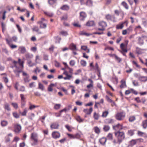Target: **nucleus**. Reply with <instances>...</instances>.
<instances>
[{
	"instance_id": "f257e3e1",
	"label": "nucleus",
	"mask_w": 147,
	"mask_h": 147,
	"mask_svg": "<svg viewBox=\"0 0 147 147\" xmlns=\"http://www.w3.org/2000/svg\"><path fill=\"white\" fill-rule=\"evenodd\" d=\"M13 62L14 65L11 66V67L13 69V71L16 74V76L19 77V73L22 72V69L20 68L18 66V63L17 61H13Z\"/></svg>"
},
{
	"instance_id": "f03ea898",
	"label": "nucleus",
	"mask_w": 147,
	"mask_h": 147,
	"mask_svg": "<svg viewBox=\"0 0 147 147\" xmlns=\"http://www.w3.org/2000/svg\"><path fill=\"white\" fill-rule=\"evenodd\" d=\"M38 134L35 132H33L31 134L30 139L31 141L33 142L31 144L32 146L37 145L38 142Z\"/></svg>"
},
{
	"instance_id": "7ed1b4c3",
	"label": "nucleus",
	"mask_w": 147,
	"mask_h": 147,
	"mask_svg": "<svg viewBox=\"0 0 147 147\" xmlns=\"http://www.w3.org/2000/svg\"><path fill=\"white\" fill-rule=\"evenodd\" d=\"M115 135L118 140L119 142L121 143L125 138L124 133L123 132L117 131L115 133Z\"/></svg>"
},
{
	"instance_id": "20e7f679",
	"label": "nucleus",
	"mask_w": 147,
	"mask_h": 147,
	"mask_svg": "<svg viewBox=\"0 0 147 147\" xmlns=\"http://www.w3.org/2000/svg\"><path fill=\"white\" fill-rule=\"evenodd\" d=\"M125 113L124 112L118 113L115 115V118L118 120H123L125 117Z\"/></svg>"
},
{
	"instance_id": "39448f33",
	"label": "nucleus",
	"mask_w": 147,
	"mask_h": 147,
	"mask_svg": "<svg viewBox=\"0 0 147 147\" xmlns=\"http://www.w3.org/2000/svg\"><path fill=\"white\" fill-rule=\"evenodd\" d=\"M128 41H127L126 44L125 45L123 43H121L120 45V48L121 49L122 51L119 50V51L123 54V55L125 56H126V54L123 53V52L125 53H127V50L126 49H124L125 47H127V45Z\"/></svg>"
},
{
	"instance_id": "423d86ee",
	"label": "nucleus",
	"mask_w": 147,
	"mask_h": 147,
	"mask_svg": "<svg viewBox=\"0 0 147 147\" xmlns=\"http://www.w3.org/2000/svg\"><path fill=\"white\" fill-rule=\"evenodd\" d=\"M21 127L20 125L15 124L14 126L13 131L16 134H18L21 130Z\"/></svg>"
},
{
	"instance_id": "0eeeda50",
	"label": "nucleus",
	"mask_w": 147,
	"mask_h": 147,
	"mask_svg": "<svg viewBox=\"0 0 147 147\" xmlns=\"http://www.w3.org/2000/svg\"><path fill=\"white\" fill-rule=\"evenodd\" d=\"M147 38V36H142L141 37H138V43L140 45H142L144 44L143 39Z\"/></svg>"
},
{
	"instance_id": "6e6552de",
	"label": "nucleus",
	"mask_w": 147,
	"mask_h": 147,
	"mask_svg": "<svg viewBox=\"0 0 147 147\" xmlns=\"http://www.w3.org/2000/svg\"><path fill=\"white\" fill-rule=\"evenodd\" d=\"M106 19L108 21L111 20L115 22H116L115 17L113 16H111L109 14H107L105 16Z\"/></svg>"
},
{
	"instance_id": "1a4fd4ad",
	"label": "nucleus",
	"mask_w": 147,
	"mask_h": 147,
	"mask_svg": "<svg viewBox=\"0 0 147 147\" xmlns=\"http://www.w3.org/2000/svg\"><path fill=\"white\" fill-rule=\"evenodd\" d=\"M22 73L23 76H25V77L24 78V79L25 82H29L30 81V79H29V76L28 74H27L24 71H23Z\"/></svg>"
},
{
	"instance_id": "9d476101",
	"label": "nucleus",
	"mask_w": 147,
	"mask_h": 147,
	"mask_svg": "<svg viewBox=\"0 0 147 147\" xmlns=\"http://www.w3.org/2000/svg\"><path fill=\"white\" fill-rule=\"evenodd\" d=\"M52 135L53 138L55 139L59 138L60 136V134L58 131H54L52 133Z\"/></svg>"
},
{
	"instance_id": "9b49d317",
	"label": "nucleus",
	"mask_w": 147,
	"mask_h": 147,
	"mask_svg": "<svg viewBox=\"0 0 147 147\" xmlns=\"http://www.w3.org/2000/svg\"><path fill=\"white\" fill-rule=\"evenodd\" d=\"M5 40L6 41L7 43L9 46L10 47L11 49H14L17 47V46L13 45H11V40H9L7 38H6L5 39Z\"/></svg>"
},
{
	"instance_id": "f8f14e48",
	"label": "nucleus",
	"mask_w": 147,
	"mask_h": 147,
	"mask_svg": "<svg viewBox=\"0 0 147 147\" xmlns=\"http://www.w3.org/2000/svg\"><path fill=\"white\" fill-rule=\"evenodd\" d=\"M86 16L87 15L85 12H81L80 13V19L81 20H84Z\"/></svg>"
},
{
	"instance_id": "ddd939ff",
	"label": "nucleus",
	"mask_w": 147,
	"mask_h": 147,
	"mask_svg": "<svg viewBox=\"0 0 147 147\" xmlns=\"http://www.w3.org/2000/svg\"><path fill=\"white\" fill-rule=\"evenodd\" d=\"M93 110L92 107L90 108L89 109H84L83 111L87 115H90Z\"/></svg>"
},
{
	"instance_id": "4468645a",
	"label": "nucleus",
	"mask_w": 147,
	"mask_h": 147,
	"mask_svg": "<svg viewBox=\"0 0 147 147\" xmlns=\"http://www.w3.org/2000/svg\"><path fill=\"white\" fill-rule=\"evenodd\" d=\"M59 126V124L57 123H54L51 124V127L52 129H57Z\"/></svg>"
},
{
	"instance_id": "2eb2a0df",
	"label": "nucleus",
	"mask_w": 147,
	"mask_h": 147,
	"mask_svg": "<svg viewBox=\"0 0 147 147\" xmlns=\"http://www.w3.org/2000/svg\"><path fill=\"white\" fill-rule=\"evenodd\" d=\"M18 50L20 51L21 53L22 54H24L25 53L26 51V49L24 47L20 46L19 47Z\"/></svg>"
},
{
	"instance_id": "dca6fc26",
	"label": "nucleus",
	"mask_w": 147,
	"mask_h": 147,
	"mask_svg": "<svg viewBox=\"0 0 147 147\" xmlns=\"http://www.w3.org/2000/svg\"><path fill=\"white\" fill-rule=\"evenodd\" d=\"M113 129L115 130H117L118 129H123L122 125H120L119 123H118L117 125L113 126Z\"/></svg>"
},
{
	"instance_id": "f3484780",
	"label": "nucleus",
	"mask_w": 147,
	"mask_h": 147,
	"mask_svg": "<svg viewBox=\"0 0 147 147\" xmlns=\"http://www.w3.org/2000/svg\"><path fill=\"white\" fill-rule=\"evenodd\" d=\"M99 26L104 28L107 26V24L106 22L103 21H101L98 23Z\"/></svg>"
},
{
	"instance_id": "a211bd4d",
	"label": "nucleus",
	"mask_w": 147,
	"mask_h": 147,
	"mask_svg": "<svg viewBox=\"0 0 147 147\" xmlns=\"http://www.w3.org/2000/svg\"><path fill=\"white\" fill-rule=\"evenodd\" d=\"M38 23L40 24V27L41 28H45L47 27V25L45 23H43L42 21H40Z\"/></svg>"
},
{
	"instance_id": "6ab92c4d",
	"label": "nucleus",
	"mask_w": 147,
	"mask_h": 147,
	"mask_svg": "<svg viewBox=\"0 0 147 147\" xmlns=\"http://www.w3.org/2000/svg\"><path fill=\"white\" fill-rule=\"evenodd\" d=\"M126 23V24H127V21H125L124 22H123L121 24H119L116 26V28L117 29H121L123 27V24H125Z\"/></svg>"
},
{
	"instance_id": "aec40b11",
	"label": "nucleus",
	"mask_w": 147,
	"mask_h": 147,
	"mask_svg": "<svg viewBox=\"0 0 147 147\" xmlns=\"http://www.w3.org/2000/svg\"><path fill=\"white\" fill-rule=\"evenodd\" d=\"M8 124V122L5 120H1V125L2 127L6 126Z\"/></svg>"
},
{
	"instance_id": "412c9836",
	"label": "nucleus",
	"mask_w": 147,
	"mask_h": 147,
	"mask_svg": "<svg viewBox=\"0 0 147 147\" xmlns=\"http://www.w3.org/2000/svg\"><path fill=\"white\" fill-rule=\"evenodd\" d=\"M139 80L142 82H146L147 81V76H142L139 78Z\"/></svg>"
},
{
	"instance_id": "4be33fe9",
	"label": "nucleus",
	"mask_w": 147,
	"mask_h": 147,
	"mask_svg": "<svg viewBox=\"0 0 147 147\" xmlns=\"http://www.w3.org/2000/svg\"><path fill=\"white\" fill-rule=\"evenodd\" d=\"M25 57L26 59L28 61V60H29V59L32 58L33 57V55L29 53H27L25 55Z\"/></svg>"
},
{
	"instance_id": "5701e85b",
	"label": "nucleus",
	"mask_w": 147,
	"mask_h": 147,
	"mask_svg": "<svg viewBox=\"0 0 147 147\" xmlns=\"http://www.w3.org/2000/svg\"><path fill=\"white\" fill-rule=\"evenodd\" d=\"M4 108L5 109L7 110V111H10L11 109L9 107V104L5 102L4 105Z\"/></svg>"
},
{
	"instance_id": "b1692460",
	"label": "nucleus",
	"mask_w": 147,
	"mask_h": 147,
	"mask_svg": "<svg viewBox=\"0 0 147 147\" xmlns=\"http://www.w3.org/2000/svg\"><path fill=\"white\" fill-rule=\"evenodd\" d=\"M114 120L111 119H107L105 120V123L108 124L113 123H114Z\"/></svg>"
},
{
	"instance_id": "393cba45",
	"label": "nucleus",
	"mask_w": 147,
	"mask_h": 147,
	"mask_svg": "<svg viewBox=\"0 0 147 147\" xmlns=\"http://www.w3.org/2000/svg\"><path fill=\"white\" fill-rule=\"evenodd\" d=\"M70 49L72 50H77L76 46L73 43H71L69 45Z\"/></svg>"
},
{
	"instance_id": "a878e982",
	"label": "nucleus",
	"mask_w": 147,
	"mask_h": 147,
	"mask_svg": "<svg viewBox=\"0 0 147 147\" xmlns=\"http://www.w3.org/2000/svg\"><path fill=\"white\" fill-rule=\"evenodd\" d=\"M121 84L120 86L121 88H124L126 87V85L125 84V82L124 80H122L121 81Z\"/></svg>"
},
{
	"instance_id": "bb28decb",
	"label": "nucleus",
	"mask_w": 147,
	"mask_h": 147,
	"mask_svg": "<svg viewBox=\"0 0 147 147\" xmlns=\"http://www.w3.org/2000/svg\"><path fill=\"white\" fill-rule=\"evenodd\" d=\"M94 25V22L93 21H90L87 22L86 25L88 26H91Z\"/></svg>"
},
{
	"instance_id": "cd10ccee",
	"label": "nucleus",
	"mask_w": 147,
	"mask_h": 147,
	"mask_svg": "<svg viewBox=\"0 0 147 147\" xmlns=\"http://www.w3.org/2000/svg\"><path fill=\"white\" fill-rule=\"evenodd\" d=\"M106 141L107 139L106 138H102L99 140V142L101 144L104 145L106 143Z\"/></svg>"
},
{
	"instance_id": "c85d7f7f",
	"label": "nucleus",
	"mask_w": 147,
	"mask_h": 147,
	"mask_svg": "<svg viewBox=\"0 0 147 147\" xmlns=\"http://www.w3.org/2000/svg\"><path fill=\"white\" fill-rule=\"evenodd\" d=\"M76 119L77 121L79 123L82 122L84 120L82 119L80 117L79 115L77 116L76 117Z\"/></svg>"
},
{
	"instance_id": "c756f323",
	"label": "nucleus",
	"mask_w": 147,
	"mask_h": 147,
	"mask_svg": "<svg viewBox=\"0 0 147 147\" xmlns=\"http://www.w3.org/2000/svg\"><path fill=\"white\" fill-rule=\"evenodd\" d=\"M27 63L29 66L30 67H32L33 66L36 65V63H34L32 62V61L30 60H28Z\"/></svg>"
},
{
	"instance_id": "7c9ffc66",
	"label": "nucleus",
	"mask_w": 147,
	"mask_h": 147,
	"mask_svg": "<svg viewBox=\"0 0 147 147\" xmlns=\"http://www.w3.org/2000/svg\"><path fill=\"white\" fill-rule=\"evenodd\" d=\"M143 128L146 129L147 127V119L144 121L142 123Z\"/></svg>"
},
{
	"instance_id": "2f4dec72",
	"label": "nucleus",
	"mask_w": 147,
	"mask_h": 147,
	"mask_svg": "<svg viewBox=\"0 0 147 147\" xmlns=\"http://www.w3.org/2000/svg\"><path fill=\"white\" fill-rule=\"evenodd\" d=\"M69 9V6L67 5H63L61 7V9L64 10H68Z\"/></svg>"
},
{
	"instance_id": "473e14b6",
	"label": "nucleus",
	"mask_w": 147,
	"mask_h": 147,
	"mask_svg": "<svg viewBox=\"0 0 147 147\" xmlns=\"http://www.w3.org/2000/svg\"><path fill=\"white\" fill-rule=\"evenodd\" d=\"M1 26L2 27V32L3 33H4V31L6 29V25L4 24L2 22L1 23Z\"/></svg>"
},
{
	"instance_id": "72a5a7b5",
	"label": "nucleus",
	"mask_w": 147,
	"mask_h": 147,
	"mask_svg": "<svg viewBox=\"0 0 147 147\" xmlns=\"http://www.w3.org/2000/svg\"><path fill=\"white\" fill-rule=\"evenodd\" d=\"M132 82L133 85L134 86H139V83L137 80H133L132 81Z\"/></svg>"
},
{
	"instance_id": "f704fd0d",
	"label": "nucleus",
	"mask_w": 147,
	"mask_h": 147,
	"mask_svg": "<svg viewBox=\"0 0 147 147\" xmlns=\"http://www.w3.org/2000/svg\"><path fill=\"white\" fill-rule=\"evenodd\" d=\"M93 2L91 0H87L86 1V5L89 6L92 5Z\"/></svg>"
},
{
	"instance_id": "c9c22d12",
	"label": "nucleus",
	"mask_w": 147,
	"mask_h": 147,
	"mask_svg": "<svg viewBox=\"0 0 147 147\" xmlns=\"http://www.w3.org/2000/svg\"><path fill=\"white\" fill-rule=\"evenodd\" d=\"M104 130L105 131H108L110 129V127L108 125H105L103 128Z\"/></svg>"
},
{
	"instance_id": "e433bc0d",
	"label": "nucleus",
	"mask_w": 147,
	"mask_h": 147,
	"mask_svg": "<svg viewBox=\"0 0 147 147\" xmlns=\"http://www.w3.org/2000/svg\"><path fill=\"white\" fill-rule=\"evenodd\" d=\"M18 63V66L19 67V66H20V67H22V68L23 67V61H21V60L20 59H19Z\"/></svg>"
},
{
	"instance_id": "4c0bfd02",
	"label": "nucleus",
	"mask_w": 147,
	"mask_h": 147,
	"mask_svg": "<svg viewBox=\"0 0 147 147\" xmlns=\"http://www.w3.org/2000/svg\"><path fill=\"white\" fill-rule=\"evenodd\" d=\"M44 13L47 16L50 17H52L53 16V13L49 12L44 11Z\"/></svg>"
},
{
	"instance_id": "58836bf2",
	"label": "nucleus",
	"mask_w": 147,
	"mask_h": 147,
	"mask_svg": "<svg viewBox=\"0 0 147 147\" xmlns=\"http://www.w3.org/2000/svg\"><path fill=\"white\" fill-rule=\"evenodd\" d=\"M18 37L16 36H12V39H10L9 40H11V42L12 41H13L15 42H17L18 40Z\"/></svg>"
},
{
	"instance_id": "ea45409f",
	"label": "nucleus",
	"mask_w": 147,
	"mask_h": 147,
	"mask_svg": "<svg viewBox=\"0 0 147 147\" xmlns=\"http://www.w3.org/2000/svg\"><path fill=\"white\" fill-rule=\"evenodd\" d=\"M112 142L113 143L114 145H115L117 144L120 145L121 143V142H119L118 140H117V141L115 139L113 140L112 141Z\"/></svg>"
},
{
	"instance_id": "a19ab883",
	"label": "nucleus",
	"mask_w": 147,
	"mask_h": 147,
	"mask_svg": "<svg viewBox=\"0 0 147 147\" xmlns=\"http://www.w3.org/2000/svg\"><path fill=\"white\" fill-rule=\"evenodd\" d=\"M38 88L42 90H44V86L42 84L39 82L38 83Z\"/></svg>"
},
{
	"instance_id": "79ce46f5",
	"label": "nucleus",
	"mask_w": 147,
	"mask_h": 147,
	"mask_svg": "<svg viewBox=\"0 0 147 147\" xmlns=\"http://www.w3.org/2000/svg\"><path fill=\"white\" fill-rule=\"evenodd\" d=\"M136 118L135 116H130L129 117V120L130 122H132L135 120Z\"/></svg>"
},
{
	"instance_id": "37998d69",
	"label": "nucleus",
	"mask_w": 147,
	"mask_h": 147,
	"mask_svg": "<svg viewBox=\"0 0 147 147\" xmlns=\"http://www.w3.org/2000/svg\"><path fill=\"white\" fill-rule=\"evenodd\" d=\"M113 135L111 133H109L107 136V138L109 140H111L113 139Z\"/></svg>"
},
{
	"instance_id": "c03bdc74",
	"label": "nucleus",
	"mask_w": 147,
	"mask_h": 147,
	"mask_svg": "<svg viewBox=\"0 0 147 147\" xmlns=\"http://www.w3.org/2000/svg\"><path fill=\"white\" fill-rule=\"evenodd\" d=\"M32 30H33V31L38 32L39 29L38 26H34L32 28Z\"/></svg>"
},
{
	"instance_id": "a18cd8bd",
	"label": "nucleus",
	"mask_w": 147,
	"mask_h": 147,
	"mask_svg": "<svg viewBox=\"0 0 147 147\" xmlns=\"http://www.w3.org/2000/svg\"><path fill=\"white\" fill-rule=\"evenodd\" d=\"M128 135L130 136H133L134 134V131L132 130H130L128 131Z\"/></svg>"
},
{
	"instance_id": "49530a36",
	"label": "nucleus",
	"mask_w": 147,
	"mask_h": 147,
	"mask_svg": "<svg viewBox=\"0 0 147 147\" xmlns=\"http://www.w3.org/2000/svg\"><path fill=\"white\" fill-rule=\"evenodd\" d=\"M61 106V105L60 104H55V105L54 108L55 109L57 110L60 108Z\"/></svg>"
},
{
	"instance_id": "de8ad7c7",
	"label": "nucleus",
	"mask_w": 147,
	"mask_h": 147,
	"mask_svg": "<svg viewBox=\"0 0 147 147\" xmlns=\"http://www.w3.org/2000/svg\"><path fill=\"white\" fill-rule=\"evenodd\" d=\"M93 117L95 120H98L99 118V116L98 114L96 112H94V113Z\"/></svg>"
},
{
	"instance_id": "09e8293b",
	"label": "nucleus",
	"mask_w": 147,
	"mask_h": 147,
	"mask_svg": "<svg viewBox=\"0 0 147 147\" xmlns=\"http://www.w3.org/2000/svg\"><path fill=\"white\" fill-rule=\"evenodd\" d=\"M80 63L81 65L84 67L86 65V62L84 60H81L80 62Z\"/></svg>"
},
{
	"instance_id": "8fccbe9b",
	"label": "nucleus",
	"mask_w": 147,
	"mask_h": 147,
	"mask_svg": "<svg viewBox=\"0 0 147 147\" xmlns=\"http://www.w3.org/2000/svg\"><path fill=\"white\" fill-rule=\"evenodd\" d=\"M40 69L38 67H36V69L34 70L33 72H35L36 74H37V72H39L40 71Z\"/></svg>"
},
{
	"instance_id": "3c124183",
	"label": "nucleus",
	"mask_w": 147,
	"mask_h": 147,
	"mask_svg": "<svg viewBox=\"0 0 147 147\" xmlns=\"http://www.w3.org/2000/svg\"><path fill=\"white\" fill-rule=\"evenodd\" d=\"M57 1V0H49L48 3L50 5H53Z\"/></svg>"
},
{
	"instance_id": "603ef678",
	"label": "nucleus",
	"mask_w": 147,
	"mask_h": 147,
	"mask_svg": "<svg viewBox=\"0 0 147 147\" xmlns=\"http://www.w3.org/2000/svg\"><path fill=\"white\" fill-rule=\"evenodd\" d=\"M13 117L16 118H18L19 117V115L16 112H13Z\"/></svg>"
},
{
	"instance_id": "864d4df0",
	"label": "nucleus",
	"mask_w": 147,
	"mask_h": 147,
	"mask_svg": "<svg viewBox=\"0 0 147 147\" xmlns=\"http://www.w3.org/2000/svg\"><path fill=\"white\" fill-rule=\"evenodd\" d=\"M122 4L126 9H128V7L127 3L124 1H123L122 3Z\"/></svg>"
},
{
	"instance_id": "5fc2aeb1",
	"label": "nucleus",
	"mask_w": 147,
	"mask_h": 147,
	"mask_svg": "<svg viewBox=\"0 0 147 147\" xmlns=\"http://www.w3.org/2000/svg\"><path fill=\"white\" fill-rule=\"evenodd\" d=\"M79 34L80 35H85L86 36H88L90 35V34H88L84 32H83V31L80 32Z\"/></svg>"
},
{
	"instance_id": "6e6d98bb",
	"label": "nucleus",
	"mask_w": 147,
	"mask_h": 147,
	"mask_svg": "<svg viewBox=\"0 0 147 147\" xmlns=\"http://www.w3.org/2000/svg\"><path fill=\"white\" fill-rule=\"evenodd\" d=\"M60 34L63 36H66L68 34L67 32L64 31H62L61 32Z\"/></svg>"
},
{
	"instance_id": "4d7b16f0",
	"label": "nucleus",
	"mask_w": 147,
	"mask_h": 147,
	"mask_svg": "<svg viewBox=\"0 0 147 147\" xmlns=\"http://www.w3.org/2000/svg\"><path fill=\"white\" fill-rule=\"evenodd\" d=\"M115 57L116 60L119 63H120L122 59L121 58L118 57L116 55H115Z\"/></svg>"
},
{
	"instance_id": "13d9d810",
	"label": "nucleus",
	"mask_w": 147,
	"mask_h": 147,
	"mask_svg": "<svg viewBox=\"0 0 147 147\" xmlns=\"http://www.w3.org/2000/svg\"><path fill=\"white\" fill-rule=\"evenodd\" d=\"M11 105L15 109H17L18 108V104L16 103L12 102L11 103Z\"/></svg>"
},
{
	"instance_id": "bf43d9fd",
	"label": "nucleus",
	"mask_w": 147,
	"mask_h": 147,
	"mask_svg": "<svg viewBox=\"0 0 147 147\" xmlns=\"http://www.w3.org/2000/svg\"><path fill=\"white\" fill-rule=\"evenodd\" d=\"M136 143V140H132L130 141V144L132 146L134 145Z\"/></svg>"
},
{
	"instance_id": "052dcab7",
	"label": "nucleus",
	"mask_w": 147,
	"mask_h": 147,
	"mask_svg": "<svg viewBox=\"0 0 147 147\" xmlns=\"http://www.w3.org/2000/svg\"><path fill=\"white\" fill-rule=\"evenodd\" d=\"M67 15L65 14L61 18V20H65L67 19Z\"/></svg>"
},
{
	"instance_id": "680f3d73",
	"label": "nucleus",
	"mask_w": 147,
	"mask_h": 147,
	"mask_svg": "<svg viewBox=\"0 0 147 147\" xmlns=\"http://www.w3.org/2000/svg\"><path fill=\"white\" fill-rule=\"evenodd\" d=\"M108 114V112L107 111L104 112L102 114V117H106L107 116Z\"/></svg>"
},
{
	"instance_id": "e2e57ef3",
	"label": "nucleus",
	"mask_w": 147,
	"mask_h": 147,
	"mask_svg": "<svg viewBox=\"0 0 147 147\" xmlns=\"http://www.w3.org/2000/svg\"><path fill=\"white\" fill-rule=\"evenodd\" d=\"M38 106H35L34 105H30L29 107V109L32 110V109H34L35 108L38 107Z\"/></svg>"
},
{
	"instance_id": "0e129e2a",
	"label": "nucleus",
	"mask_w": 147,
	"mask_h": 147,
	"mask_svg": "<svg viewBox=\"0 0 147 147\" xmlns=\"http://www.w3.org/2000/svg\"><path fill=\"white\" fill-rule=\"evenodd\" d=\"M95 69V70L97 71L98 72L100 71V69L99 68L98 66V64L97 63H96L95 65V67H94Z\"/></svg>"
},
{
	"instance_id": "69168bd1",
	"label": "nucleus",
	"mask_w": 147,
	"mask_h": 147,
	"mask_svg": "<svg viewBox=\"0 0 147 147\" xmlns=\"http://www.w3.org/2000/svg\"><path fill=\"white\" fill-rule=\"evenodd\" d=\"M20 96L21 98V101H25V98L24 97V95L23 94H21L20 95Z\"/></svg>"
},
{
	"instance_id": "338daca9",
	"label": "nucleus",
	"mask_w": 147,
	"mask_h": 147,
	"mask_svg": "<svg viewBox=\"0 0 147 147\" xmlns=\"http://www.w3.org/2000/svg\"><path fill=\"white\" fill-rule=\"evenodd\" d=\"M53 87L50 84L48 86V90L49 92H52L53 89H52V87Z\"/></svg>"
},
{
	"instance_id": "774afa93",
	"label": "nucleus",
	"mask_w": 147,
	"mask_h": 147,
	"mask_svg": "<svg viewBox=\"0 0 147 147\" xmlns=\"http://www.w3.org/2000/svg\"><path fill=\"white\" fill-rule=\"evenodd\" d=\"M94 130L95 132L97 134L99 133L100 132V129L97 127H95Z\"/></svg>"
}]
</instances>
